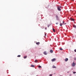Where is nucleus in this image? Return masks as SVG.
Masks as SVG:
<instances>
[{
	"label": "nucleus",
	"instance_id": "obj_20",
	"mask_svg": "<svg viewBox=\"0 0 76 76\" xmlns=\"http://www.w3.org/2000/svg\"><path fill=\"white\" fill-rule=\"evenodd\" d=\"M60 50H63V49L61 48L60 49Z\"/></svg>",
	"mask_w": 76,
	"mask_h": 76
},
{
	"label": "nucleus",
	"instance_id": "obj_17",
	"mask_svg": "<svg viewBox=\"0 0 76 76\" xmlns=\"http://www.w3.org/2000/svg\"><path fill=\"white\" fill-rule=\"evenodd\" d=\"M38 67H39V68H42V67H41V66H38Z\"/></svg>",
	"mask_w": 76,
	"mask_h": 76
},
{
	"label": "nucleus",
	"instance_id": "obj_26",
	"mask_svg": "<svg viewBox=\"0 0 76 76\" xmlns=\"http://www.w3.org/2000/svg\"><path fill=\"white\" fill-rule=\"evenodd\" d=\"M74 51H75V52H76V49Z\"/></svg>",
	"mask_w": 76,
	"mask_h": 76
},
{
	"label": "nucleus",
	"instance_id": "obj_18",
	"mask_svg": "<svg viewBox=\"0 0 76 76\" xmlns=\"http://www.w3.org/2000/svg\"><path fill=\"white\" fill-rule=\"evenodd\" d=\"M56 18H58V16H57V15H56Z\"/></svg>",
	"mask_w": 76,
	"mask_h": 76
},
{
	"label": "nucleus",
	"instance_id": "obj_2",
	"mask_svg": "<svg viewBox=\"0 0 76 76\" xmlns=\"http://www.w3.org/2000/svg\"><path fill=\"white\" fill-rule=\"evenodd\" d=\"M75 65H76V64L74 62H73L72 64V66H73V67L75 66Z\"/></svg>",
	"mask_w": 76,
	"mask_h": 76
},
{
	"label": "nucleus",
	"instance_id": "obj_6",
	"mask_svg": "<svg viewBox=\"0 0 76 76\" xmlns=\"http://www.w3.org/2000/svg\"><path fill=\"white\" fill-rule=\"evenodd\" d=\"M50 52L51 53H53V50H50Z\"/></svg>",
	"mask_w": 76,
	"mask_h": 76
},
{
	"label": "nucleus",
	"instance_id": "obj_29",
	"mask_svg": "<svg viewBox=\"0 0 76 76\" xmlns=\"http://www.w3.org/2000/svg\"><path fill=\"white\" fill-rule=\"evenodd\" d=\"M61 76V75H60V76Z\"/></svg>",
	"mask_w": 76,
	"mask_h": 76
},
{
	"label": "nucleus",
	"instance_id": "obj_15",
	"mask_svg": "<svg viewBox=\"0 0 76 76\" xmlns=\"http://www.w3.org/2000/svg\"><path fill=\"white\" fill-rule=\"evenodd\" d=\"M27 56H24V59H25V58H27Z\"/></svg>",
	"mask_w": 76,
	"mask_h": 76
},
{
	"label": "nucleus",
	"instance_id": "obj_21",
	"mask_svg": "<svg viewBox=\"0 0 76 76\" xmlns=\"http://www.w3.org/2000/svg\"><path fill=\"white\" fill-rule=\"evenodd\" d=\"M73 73H74V74H75V73H76V72H73Z\"/></svg>",
	"mask_w": 76,
	"mask_h": 76
},
{
	"label": "nucleus",
	"instance_id": "obj_22",
	"mask_svg": "<svg viewBox=\"0 0 76 76\" xmlns=\"http://www.w3.org/2000/svg\"><path fill=\"white\" fill-rule=\"evenodd\" d=\"M45 36L44 37H46V35L47 34H45Z\"/></svg>",
	"mask_w": 76,
	"mask_h": 76
},
{
	"label": "nucleus",
	"instance_id": "obj_27",
	"mask_svg": "<svg viewBox=\"0 0 76 76\" xmlns=\"http://www.w3.org/2000/svg\"><path fill=\"white\" fill-rule=\"evenodd\" d=\"M45 29H47V28H45Z\"/></svg>",
	"mask_w": 76,
	"mask_h": 76
},
{
	"label": "nucleus",
	"instance_id": "obj_25",
	"mask_svg": "<svg viewBox=\"0 0 76 76\" xmlns=\"http://www.w3.org/2000/svg\"><path fill=\"white\" fill-rule=\"evenodd\" d=\"M56 23V25H58V23Z\"/></svg>",
	"mask_w": 76,
	"mask_h": 76
},
{
	"label": "nucleus",
	"instance_id": "obj_9",
	"mask_svg": "<svg viewBox=\"0 0 76 76\" xmlns=\"http://www.w3.org/2000/svg\"><path fill=\"white\" fill-rule=\"evenodd\" d=\"M31 67H35V65H31Z\"/></svg>",
	"mask_w": 76,
	"mask_h": 76
},
{
	"label": "nucleus",
	"instance_id": "obj_23",
	"mask_svg": "<svg viewBox=\"0 0 76 76\" xmlns=\"http://www.w3.org/2000/svg\"><path fill=\"white\" fill-rule=\"evenodd\" d=\"M74 60H76V58H74Z\"/></svg>",
	"mask_w": 76,
	"mask_h": 76
},
{
	"label": "nucleus",
	"instance_id": "obj_13",
	"mask_svg": "<svg viewBox=\"0 0 76 76\" xmlns=\"http://www.w3.org/2000/svg\"><path fill=\"white\" fill-rule=\"evenodd\" d=\"M71 20H72V21H74V19H73V18H71Z\"/></svg>",
	"mask_w": 76,
	"mask_h": 76
},
{
	"label": "nucleus",
	"instance_id": "obj_7",
	"mask_svg": "<svg viewBox=\"0 0 76 76\" xmlns=\"http://www.w3.org/2000/svg\"><path fill=\"white\" fill-rule=\"evenodd\" d=\"M73 26L74 28H75L76 29V26L75 25H73Z\"/></svg>",
	"mask_w": 76,
	"mask_h": 76
},
{
	"label": "nucleus",
	"instance_id": "obj_24",
	"mask_svg": "<svg viewBox=\"0 0 76 76\" xmlns=\"http://www.w3.org/2000/svg\"><path fill=\"white\" fill-rule=\"evenodd\" d=\"M49 26H50V25H48V28H49Z\"/></svg>",
	"mask_w": 76,
	"mask_h": 76
},
{
	"label": "nucleus",
	"instance_id": "obj_28",
	"mask_svg": "<svg viewBox=\"0 0 76 76\" xmlns=\"http://www.w3.org/2000/svg\"><path fill=\"white\" fill-rule=\"evenodd\" d=\"M72 0V1H74V0Z\"/></svg>",
	"mask_w": 76,
	"mask_h": 76
},
{
	"label": "nucleus",
	"instance_id": "obj_30",
	"mask_svg": "<svg viewBox=\"0 0 76 76\" xmlns=\"http://www.w3.org/2000/svg\"><path fill=\"white\" fill-rule=\"evenodd\" d=\"M67 73H69V72H67Z\"/></svg>",
	"mask_w": 76,
	"mask_h": 76
},
{
	"label": "nucleus",
	"instance_id": "obj_16",
	"mask_svg": "<svg viewBox=\"0 0 76 76\" xmlns=\"http://www.w3.org/2000/svg\"><path fill=\"white\" fill-rule=\"evenodd\" d=\"M37 61H37V60H35V63H37Z\"/></svg>",
	"mask_w": 76,
	"mask_h": 76
},
{
	"label": "nucleus",
	"instance_id": "obj_11",
	"mask_svg": "<svg viewBox=\"0 0 76 76\" xmlns=\"http://www.w3.org/2000/svg\"><path fill=\"white\" fill-rule=\"evenodd\" d=\"M52 67L53 68H56V66H55L54 65Z\"/></svg>",
	"mask_w": 76,
	"mask_h": 76
},
{
	"label": "nucleus",
	"instance_id": "obj_5",
	"mask_svg": "<svg viewBox=\"0 0 76 76\" xmlns=\"http://www.w3.org/2000/svg\"><path fill=\"white\" fill-rule=\"evenodd\" d=\"M69 59H68V58H66L65 60V61H68Z\"/></svg>",
	"mask_w": 76,
	"mask_h": 76
},
{
	"label": "nucleus",
	"instance_id": "obj_1",
	"mask_svg": "<svg viewBox=\"0 0 76 76\" xmlns=\"http://www.w3.org/2000/svg\"><path fill=\"white\" fill-rule=\"evenodd\" d=\"M58 10L59 11H61V6H58L57 7Z\"/></svg>",
	"mask_w": 76,
	"mask_h": 76
},
{
	"label": "nucleus",
	"instance_id": "obj_8",
	"mask_svg": "<svg viewBox=\"0 0 76 76\" xmlns=\"http://www.w3.org/2000/svg\"><path fill=\"white\" fill-rule=\"evenodd\" d=\"M63 25H66V23H64V21L63 22Z\"/></svg>",
	"mask_w": 76,
	"mask_h": 76
},
{
	"label": "nucleus",
	"instance_id": "obj_4",
	"mask_svg": "<svg viewBox=\"0 0 76 76\" xmlns=\"http://www.w3.org/2000/svg\"><path fill=\"white\" fill-rule=\"evenodd\" d=\"M43 54H44L45 55H47V52L46 51L44 52L43 53Z\"/></svg>",
	"mask_w": 76,
	"mask_h": 76
},
{
	"label": "nucleus",
	"instance_id": "obj_14",
	"mask_svg": "<svg viewBox=\"0 0 76 76\" xmlns=\"http://www.w3.org/2000/svg\"><path fill=\"white\" fill-rule=\"evenodd\" d=\"M17 57H20V55H18V56Z\"/></svg>",
	"mask_w": 76,
	"mask_h": 76
},
{
	"label": "nucleus",
	"instance_id": "obj_19",
	"mask_svg": "<svg viewBox=\"0 0 76 76\" xmlns=\"http://www.w3.org/2000/svg\"><path fill=\"white\" fill-rule=\"evenodd\" d=\"M39 44H40V42H38V45H39Z\"/></svg>",
	"mask_w": 76,
	"mask_h": 76
},
{
	"label": "nucleus",
	"instance_id": "obj_10",
	"mask_svg": "<svg viewBox=\"0 0 76 76\" xmlns=\"http://www.w3.org/2000/svg\"><path fill=\"white\" fill-rule=\"evenodd\" d=\"M53 32H56V31H55V29H54V28H53Z\"/></svg>",
	"mask_w": 76,
	"mask_h": 76
},
{
	"label": "nucleus",
	"instance_id": "obj_3",
	"mask_svg": "<svg viewBox=\"0 0 76 76\" xmlns=\"http://www.w3.org/2000/svg\"><path fill=\"white\" fill-rule=\"evenodd\" d=\"M56 58H54L53 59L51 60V61H56Z\"/></svg>",
	"mask_w": 76,
	"mask_h": 76
},
{
	"label": "nucleus",
	"instance_id": "obj_12",
	"mask_svg": "<svg viewBox=\"0 0 76 76\" xmlns=\"http://www.w3.org/2000/svg\"><path fill=\"white\" fill-rule=\"evenodd\" d=\"M60 26H62V25H63V24H62V23H60Z\"/></svg>",
	"mask_w": 76,
	"mask_h": 76
}]
</instances>
